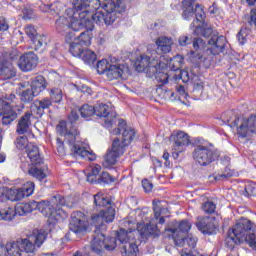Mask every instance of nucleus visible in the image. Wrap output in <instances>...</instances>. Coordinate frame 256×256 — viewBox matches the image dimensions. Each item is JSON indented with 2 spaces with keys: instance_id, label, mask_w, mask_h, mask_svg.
<instances>
[{
  "instance_id": "42",
  "label": "nucleus",
  "mask_w": 256,
  "mask_h": 256,
  "mask_svg": "<svg viewBox=\"0 0 256 256\" xmlns=\"http://www.w3.org/2000/svg\"><path fill=\"white\" fill-rule=\"evenodd\" d=\"M79 113L83 119H89V117L95 115V106L84 104L79 108Z\"/></svg>"
},
{
  "instance_id": "3",
  "label": "nucleus",
  "mask_w": 256,
  "mask_h": 256,
  "mask_svg": "<svg viewBox=\"0 0 256 256\" xmlns=\"http://www.w3.org/2000/svg\"><path fill=\"white\" fill-rule=\"evenodd\" d=\"M135 139V130L131 128H125L122 132V139L115 138L112 142L111 149H108L106 155L104 156V160L102 162L103 167L105 169H111L115 163H117V159L123 155L131 145V141Z\"/></svg>"
},
{
  "instance_id": "16",
  "label": "nucleus",
  "mask_w": 256,
  "mask_h": 256,
  "mask_svg": "<svg viewBox=\"0 0 256 256\" xmlns=\"http://www.w3.org/2000/svg\"><path fill=\"white\" fill-rule=\"evenodd\" d=\"M37 63H38L37 54L33 52H28L19 57L17 65L20 71L27 73L28 71H33V69L37 67Z\"/></svg>"
},
{
  "instance_id": "21",
  "label": "nucleus",
  "mask_w": 256,
  "mask_h": 256,
  "mask_svg": "<svg viewBox=\"0 0 256 256\" xmlns=\"http://www.w3.org/2000/svg\"><path fill=\"white\" fill-rule=\"evenodd\" d=\"M174 145L172 151H185V148L191 145V139L189 138V134L179 131L173 136Z\"/></svg>"
},
{
  "instance_id": "35",
  "label": "nucleus",
  "mask_w": 256,
  "mask_h": 256,
  "mask_svg": "<svg viewBox=\"0 0 256 256\" xmlns=\"http://www.w3.org/2000/svg\"><path fill=\"white\" fill-rule=\"evenodd\" d=\"M121 254L122 256H137L139 253V248L135 243H126L121 246Z\"/></svg>"
},
{
  "instance_id": "26",
  "label": "nucleus",
  "mask_w": 256,
  "mask_h": 256,
  "mask_svg": "<svg viewBox=\"0 0 256 256\" xmlns=\"http://www.w3.org/2000/svg\"><path fill=\"white\" fill-rule=\"evenodd\" d=\"M17 70L13 66V64L9 61H2L0 62V77L2 79H13V77H16Z\"/></svg>"
},
{
  "instance_id": "59",
  "label": "nucleus",
  "mask_w": 256,
  "mask_h": 256,
  "mask_svg": "<svg viewBox=\"0 0 256 256\" xmlns=\"http://www.w3.org/2000/svg\"><path fill=\"white\" fill-rule=\"evenodd\" d=\"M233 175H234L233 171L229 168H226L222 174H218L215 176V180L225 181V179H229L230 177H233Z\"/></svg>"
},
{
  "instance_id": "1",
  "label": "nucleus",
  "mask_w": 256,
  "mask_h": 256,
  "mask_svg": "<svg viewBox=\"0 0 256 256\" xmlns=\"http://www.w3.org/2000/svg\"><path fill=\"white\" fill-rule=\"evenodd\" d=\"M76 121H79V114L75 110H72L68 116V122L61 121L57 126V131L64 137L69 145H73L72 153L76 157H82V159H87L88 161H95V159H97L95 153L87 150V147H85L83 142H77L75 144L77 135H79V130L74 125Z\"/></svg>"
},
{
  "instance_id": "29",
  "label": "nucleus",
  "mask_w": 256,
  "mask_h": 256,
  "mask_svg": "<svg viewBox=\"0 0 256 256\" xmlns=\"http://www.w3.org/2000/svg\"><path fill=\"white\" fill-rule=\"evenodd\" d=\"M166 233L168 234V237H172L176 247H184L182 249V255L188 253L187 247H185V238L177 236V233H179V230L177 228H165Z\"/></svg>"
},
{
  "instance_id": "18",
  "label": "nucleus",
  "mask_w": 256,
  "mask_h": 256,
  "mask_svg": "<svg viewBox=\"0 0 256 256\" xmlns=\"http://www.w3.org/2000/svg\"><path fill=\"white\" fill-rule=\"evenodd\" d=\"M207 43L210 45V53L212 55H219L220 53H223L227 47V38H225V36H219L218 34L213 38H210Z\"/></svg>"
},
{
  "instance_id": "46",
  "label": "nucleus",
  "mask_w": 256,
  "mask_h": 256,
  "mask_svg": "<svg viewBox=\"0 0 256 256\" xmlns=\"http://www.w3.org/2000/svg\"><path fill=\"white\" fill-rule=\"evenodd\" d=\"M150 73H153L157 83H161V85H167L169 83V75L167 73L161 72L157 68L154 72L151 71Z\"/></svg>"
},
{
  "instance_id": "28",
  "label": "nucleus",
  "mask_w": 256,
  "mask_h": 256,
  "mask_svg": "<svg viewBox=\"0 0 256 256\" xmlns=\"http://www.w3.org/2000/svg\"><path fill=\"white\" fill-rule=\"evenodd\" d=\"M16 215L23 217L32 211H37V201L31 200L27 203L18 204L15 208Z\"/></svg>"
},
{
  "instance_id": "39",
  "label": "nucleus",
  "mask_w": 256,
  "mask_h": 256,
  "mask_svg": "<svg viewBox=\"0 0 256 256\" xmlns=\"http://www.w3.org/2000/svg\"><path fill=\"white\" fill-rule=\"evenodd\" d=\"M80 59H82L86 65H94L95 61H97V55L92 50L85 49Z\"/></svg>"
},
{
  "instance_id": "7",
  "label": "nucleus",
  "mask_w": 256,
  "mask_h": 256,
  "mask_svg": "<svg viewBox=\"0 0 256 256\" xmlns=\"http://www.w3.org/2000/svg\"><path fill=\"white\" fill-rule=\"evenodd\" d=\"M103 11H105V12H103ZM97 13H101L105 18H107V15H109V12L105 9L96 11L95 13H92L89 15L85 14V15L79 16L80 20L77 19V17H76V21L72 22V26L77 27L80 31H81V29H86L85 31H90V33H92L93 29H95L94 23H96L97 25H101L103 23H105V25H111V24L115 23V21L110 22V23H107L105 20H102L100 22L97 21V19H95V15H97Z\"/></svg>"
},
{
  "instance_id": "60",
  "label": "nucleus",
  "mask_w": 256,
  "mask_h": 256,
  "mask_svg": "<svg viewBox=\"0 0 256 256\" xmlns=\"http://www.w3.org/2000/svg\"><path fill=\"white\" fill-rule=\"evenodd\" d=\"M195 17L196 19L201 23L203 21H205V11L203 10V7H201V5H196L195 7Z\"/></svg>"
},
{
  "instance_id": "55",
  "label": "nucleus",
  "mask_w": 256,
  "mask_h": 256,
  "mask_svg": "<svg viewBox=\"0 0 256 256\" xmlns=\"http://www.w3.org/2000/svg\"><path fill=\"white\" fill-rule=\"evenodd\" d=\"M215 209H217V206L213 201H207L202 205V210L207 215H212V213H215Z\"/></svg>"
},
{
  "instance_id": "10",
  "label": "nucleus",
  "mask_w": 256,
  "mask_h": 256,
  "mask_svg": "<svg viewBox=\"0 0 256 256\" xmlns=\"http://www.w3.org/2000/svg\"><path fill=\"white\" fill-rule=\"evenodd\" d=\"M104 4L105 1L101 3V0H73V15L75 16V13H78L79 17L92 15V13H95L100 8L105 9L103 8Z\"/></svg>"
},
{
  "instance_id": "32",
  "label": "nucleus",
  "mask_w": 256,
  "mask_h": 256,
  "mask_svg": "<svg viewBox=\"0 0 256 256\" xmlns=\"http://www.w3.org/2000/svg\"><path fill=\"white\" fill-rule=\"evenodd\" d=\"M111 204V198L107 197L105 193L98 192L96 195H94V205L97 207V209H101V207H108Z\"/></svg>"
},
{
  "instance_id": "14",
  "label": "nucleus",
  "mask_w": 256,
  "mask_h": 256,
  "mask_svg": "<svg viewBox=\"0 0 256 256\" xmlns=\"http://www.w3.org/2000/svg\"><path fill=\"white\" fill-rule=\"evenodd\" d=\"M21 115L19 106H11L3 100L1 107L2 125H11Z\"/></svg>"
},
{
  "instance_id": "63",
  "label": "nucleus",
  "mask_w": 256,
  "mask_h": 256,
  "mask_svg": "<svg viewBox=\"0 0 256 256\" xmlns=\"http://www.w3.org/2000/svg\"><path fill=\"white\" fill-rule=\"evenodd\" d=\"M178 229L181 233H189L191 229V223L189 222V220H182L179 223Z\"/></svg>"
},
{
  "instance_id": "40",
  "label": "nucleus",
  "mask_w": 256,
  "mask_h": 256,
  "mask_svg": "<svg viewBox=\"0 0 256 256\" xmlns=\"http://www.w3.org/2000/svg\"><path fill=\"white\" fill-rule=\"evenodd\" d=\"M184 58L181 55H176L170 59L168 66L171 71H181V67H183Z\"/></svg>"
},
{
  "instance_id": "53",
  "label": "nucleus",
  "mask_w": 256,
  "mask_h": 256,
  "mask_svg": "<svg viewBox=\"0 0 256 256\" xmlns=\"http://www.w3.org/2000/svg\"><path fill=\"white\" fill-rule=\"evenodd\" d=\"M31 111L34 113V115H37V117H43L45 115V110L40 106L39 100H35L31 105Z\"/></svg>"
},
{
  "instance_id": "11",
  "label": "nucleus",
  "mask_w": 256,
  "mask_h": 256,
  "mask_svg": "<svg viewBox=\"0 0 256 256\" xmlns=\"http://www.w3.org/2000/svg\"><path fill=\"white\" fill-rule=\"evenodd\" d=\"M47 239V234L44 230H36L28 238L19 239L22 251L26 253H35V247H41Z\"/></svg>"
},
{
  "instance_id": "34",
  "label": "nucleus",
  "mask_w": 256,
  "mask_h": 256,
  "mask_svg": "<svg viewBox=\"0 0 256 256\" xmlns=\"http://www.w3.org/2000/svg\"><path fill=\"white\" fill-rule=\"evenodd\" d=\"M7 256H21L23 251L21 248V242L18 239L16 242H10L6 244Z\"/></svg>"
},
{
  "instance_id": "52",
  "label": "nucleus",
  "mask_w": 256,
  "mask_h": 256,
  "mask_svg": "<svg viewBox=\"0 0 256 256\" xmlns=\"http://www.w3.org/2000/svg\"><path fill=\"white\" fill-rule=\"evenodd\" d=\"M20 189L24 193V197H31V194L35 191V183L31 181L26 182Z\"/></svg>"
},
{
  "instance_id": "24",
  "label": "nucleus",
  "mask_w": 256,
  "mask_h": 256,
  "mask_svg": "<svg viewBox=\"0 0 256 256\" xmlns=\"http://www.w3.org/2000/svg\"><path fill=\"white\" fill-rule=\"evenodd\" d=\"M31 117H33V113L26 112L19 120L16 126V133L18 135H25V133H29V129H31Z\"/></svg>"
},
{
  "instance_id": "12",
  "label": "nucleus",
  "mask_w": 256,
  "mask_h": 256,
  "mask_svg": "<svg viewBox=\"0 0 256 256\" xmlns=\"http://www.w3.org/2000/svg\"><path fill=\"white\" fill-rule=\"evenodd\" d=\"M94 115H96V117H100V119H104V125L108 129L113 127V123H115V119L117 117V114L113 112L111 107L103 103L94 105Z\"/></svg>"
},
{
  "instance_id": "19",
  "label": "nucleus",
  "mask_w": 256,
  "mask_h": 256,
  "mask_svg": "<svg viewBox=\"0 0 256 256\" xmlns=\"http://www.w3.org/2000/svg\"><path fill=\"white\" fill-rule=\"evenodd\" d=\"M135 68L138 73H143V71H151L155 72L157 71V66L153 65V62H151V57H149L147 54H142L135 60Z\"/></svg>"
},
{
  "instance_id": "62",
  "label": "nucleus",
  "mask_w": 256,
  "mask_h": 256,
  "mask_svg": "<svg viewBox=\"0 0 256 256\" xmlns=\"http://www.w3.org/2000/svg\"><path fill=\"white\" fill-rule=\"evenodd\" d=\"M117 239L120 241L122 245H126V243L129 242V237L127 236V231L124 229H120V231L117 233Z\"/></svg>"
},
{
  "instance_id": "15",
  "label": "nucleus",
  "mask_w": 256,
  "mask_h": 256,
  "mask_svg": "<svg viewBox=\"0 0 256 256\" xmlns=\"http://www.w3.org/2000/svg\"><path fill=\"white\" fill-rule=\"evenodd\" d=\"M69 229L72 233H85L87 231V217L81 211L71 214Z\"/></svg>"
},
{
  "instance_id": "64",
  "label": "nucleus",
  "mask_w": 256,
  "mask_h": 256,
  "mask_svg": "<svg viewBox=\"0 0 256 256\" xmlns=\"http://www.w3.org/2000/svg\"><path fill=\"white\" fill-rule=\"evenodd\" d=\"M25 33H26V35L29 36L31 41L34 37H37V35H39V34H37V30L35 29V26H32V25H28L25 27Z\"/></svg>"
},
{
  "instance_id": "36",
  "label": "nucleus",
  "mask_w": 256,
  "mask_h": 256,
  "mask_svg": "<svg viewBox=\"0 0 256 256\" xmlns=\"http://www.w3.org/2000/svg\"><path fill=\"white\" fill-rule=\"evenodd\" d=\"M91 39H93V32L84 30L78 34L77 43H80V45H83L84 47H89V45H91Z\"/></svg>"
},
{
  "instance_id": "17",
  "label": "nucleus",
  "mask_w": 256,
  "mask_h": 256,
  "mask_svg": "<svg viewBox=\"0 0 256 256\" xmlns=\"http://www.w3.org/2000/svg\"><path fill=\"white\" fill-rule=\"evenodd\" d=\"M67 16H60L56 22V29L59 33L67 31L73 27V21H76V17L73 15V8L66 9Z\"/></svg>"
},
{
  "instance_id": "41",
  "label": "nucleus",
  "mask_w": 256,
  "mask_h": 256,
  "mask_svg": "<svg viewBox=\"0 0 256 256\" xmlns=\"http://www.w3.org/2000/svg\"><path fill=\"white\" fill-rule=\"evenodd\" d=\"M99 173H101V166L99 164H95L87 175L88 183L96 184L99 179Z\"/></svg>"
},
{
  "instance_id": "50",
  "label": "nucleus",
  "mask_w": 256,
  "mask_h": 256,
  "mask_svg": "<svg viewBox=\"0 0 256 256\" xmlns=\"http://www.w3.org/2000/svg\"><path fill=\"white\" fill-rule=\"evenodd\" d=\"M113 181V177L109 175L108 172H102V174L98 176L95 185H109V183H113Z\"/></svg>"
},
{
  "instance_id": "31",
  "label": "nucleus",
  "mask_w": 256,
  "mask_h": 256,
  "mask_svg": "<svg viewBox=\"0 0 256 256\" xmlns=\"http://www.w3.org/2000/svg\"><path fill=\"white\" fill-rule=\"evenodd\" d=\"M157 50L154 53H170L171 52V39L168 37H160L156 41Z\"/></svg>"
},
{
  "instance_id": "33",
  "label": "nucleus",
  "mask_w": 256,
  "mask_h": 256,
  "mask_svg": "<svg viewBox=\"0 0 256 256\" xmlns=\"http://www.w3.org/2000/svg\"><path fill=\"white\" fill-rule=\"evenodd\" d=\"M33 92H35L37 95H39V93L45 91V89H47V82H45V77L43 76H37L32 84H31V88H30Z\"/></svg>"
},
{
  "instance_id": "20",
  "label": "nucleus",
  "mask_w": 256,
  "mask_h": 256,
  "mask_svg": "<svg viewBox=\"0 0 256 256\" xmlns=\"http://www.w3.org/2000/svg\"><path fill=\"white\" fill-rule=\"evenodd\" d=\"M197 229L203 233V235H213L217 227L215 226V217L206 216L200 219L196 223Z\"/></svg>"
},
{
  "instance_id": "57",
  "label": "nucleus",
  "mask_w": 256,
  "mask_h": 256,
  "mask_svg": "<svg viewBox=\"0 0 256 256\" xmlns=\"http://www.w3.org/2000/svg\"><path fill=\"white\" fill-rule=\"evenodd\" d=\"M15 145L17 149L23 150L27 149V146L29 145L27 137L25 136H20L16 138Z\"/></svg>"
},
{
  "instance_id": "58",
  "label": "nucleus",
  "mask_w": 256,
  "mask_h": 256,
  "mask_svg": "<svg viewBox=\"0 0 256 256\" xmlns=\"http://www.w3.org/2000/svg\"><path fill=\"white\" fill-rule=\"evenodd\" d=\"M192 43L193 48L196 51H201V49H205V47L207 46V43L202 38H194V40H192Z\"/></svg>"
},
{
  "instance_id": "27",
  "label": "nucleus",
  "mask_w": 256,
  "mask_h": 256,
  "mask_svg": "<svg viewBox=\"0 0 256 256\" xmlns=\"http://www.w3.org/2000/svg\"><path fill=\"white\" fill-rule=\"evenodd\" d=\"M28 175L34 177L38 181H43L47 178V166L43 164H32V167L28 170Z\"/></svg>"
},
{
  "instance_id": "4",
  "label": "nucleus",
  "mask_w": 256,
  "mask_h": 256,
  "mask_svg": "<svg viewBox=\"0 0 256 256\" xmlns=\"http://www.w3.org/2000/svg\"><path fill=\"white\" fill-rule=\"evenodd\" d=\"M105 231H107L106 225H96V229L93 231L92 241H91V250L96 255L104 256L103 248L106 251H115L117 249V238L108 237L105 238Z\"/></svg>"
},
{
  "instance_id": "43",
  "label": "nucleus",
  "mask_w": 256,
  "mask_h": 256,
  "mask_svg": "<svg viewBox=\"0 0 256 256\" xmlns=\"http://www.w3.org/2000/svg\"><path fill=\"white\" fill-rule=\"evenodd\" d=\"M84 46L80 44L79 42H74L70 45L69 51L73 57H78L81 59L83 53L85 52Z\"/></svg>"
},
{
  "instance_id": "6",
  "label": "nucleus",
  "mask_w": 256,
  "mask_h": 256,
  "mask_svg": "<svg viewBox=\"0 0 256 256\" xmlns=\"http://www.w3.org/2000/svg\"><path fill=\"white\" fill-rule=\"evenodd\" d=\"M193 159L201 165V167H207L211 165L213 161L219 159V151L213 148V144H200L197 145L193 151Z\"/></svg>"
},
{
  "instance_id": "44",
  "label": "nucleus",
  "mask_w": 256,
  "mask_h": 256,
  "mask_svg": "<svg viewBox=\"0 0 256 256\" xmlns=\"http://www.w3.org/2000/svg\"><path fill=\"white\" fill-rule=\"evenodd\" d=\"M35 97H37V94L31 88H28L21 92L20 101L21 103H31Z\"/></svg>"
},
{
  "instance_id": "23",
  "label": "nucleus",
  "mask_w": 256,
  "mask_h": 256,
  "mask_svg": "<svg viewBox=\"0 0 256 256\" xmlns=\"http://www.w3.org/2000/svg\"><path fill=\"white\" fill-rule=\"evenodd\" d=\"M128 71L129 68L123 64H110L106 77L109 81H113V79H125L124 75Z\"/></svg>"
},
{
  "instance_id": "47",
  "label": "nucleus",
  "mask_w": 256,
  "mask_h": 256,
  "mask_svg": "<svg viewBox=\"0 0 256 256\" xmlns=\"http://www.w3.org/2000/svg\"><path fill=\"white\" fill-rule=\"evenodd\" d=\"M52 205L54 206V209H63L65 205H67V200H65V197L61 196V194H58L54 196L51 199Z\"/></svg>"
},
{
  "instance_id": "2",
  "label": "nucleus",
  "mask_w": 256,
  "mask_h": 256,
  "mask_svg": "<svg viewBox=\"0 0 256 256\" xmlns=\"http://www.w3.org/2000/svg\"><path fill=\"white\" fill-rule=\"evenodd\" d=\"M225 243L230 249H233L235 245L247 243L251 249L256 251V225L249 219L239 220L233 229L228 231Z\"/></svg>"
},
{
  "instance_id": "48",
  "label": "nucleus",
  "mask_w": 256,
  "mask_h": 256,
  "mask_svg": "<svg viewBox=\"0 0 256 256\" xmlns=\"http://www.w3.org/2000/svg\"><path fill=\"white\" fill-rule=\"evenodd\" d=\"M1 213L3 221H13L15 219V215H17L15 209L11 207L1 209Z\"/></svg>"
},
{
  "instance_id": "54",
  "label": "nucleus",
  "mask_w": 256,
  "mask_h": 256,
  "mask_svg": "<svg viewBox=\"0 0 256 256\" xmlns=\"http://www.w3.org/2000/svg\"><path fill=\"white\" fill-rule=\"evenodd\" d=\"M185 247H187V251L195 249L197 247V237L191 234L185 237Z\"/></svg>"
},
{
  "instance_id": "9",
  "label": "nucleus",
  "mask_w": 256,
  "mask_h": 256,
  "mask_svg": "<svg viewBox=\"0 0 256 256\" xmlns=\"http://www.w3.org/2000/svg\"><path fill=\"white\" fill-rule=\"evenodd\" d=\"M229 126L232 129L236 127L238 135L245 139V137H251L256 132V117L250 116L248 119L235 117Z\"/></svg>"
},
{
  "instance_id": "56",
  "label": "nucleus",
  "mask_w": 256,
  "mask_h": 256,
  "mask_svg": "<svg viewBox=\"0 0 256 256\" xmlns=\"http://www.w3.org/2000/svg\"><path fill=\"white\" fill-rule=\"evenodd\" d=\"M249 35V29L242 28L237 34V39L240 45H245L247 43V36Z\"/></svg>"
},
{
  "instance_id": "25",
  "label": "nucleus",
  "mask_w": 256,
  "mask_h": 256,
  "mask_svg": "<svg viewBox=\"0 0 256 256\" xmlns=\"http://www.w3.org/2000/svg\"><path fill=\"white\" fill-rule=\"evenodd\" d=\"M26 153L32 165H43V158L39 152V147L33 143L26 146Z\"/></svg>"
},
{
  "instance_id": "5",
  "label": "nucleus",
  "mask_w": 256,
  "mask_h": 256,
  "mask_svg": "<svg viewBox=\"0 0 256 256\" xmlns=\"http://www.w3.org/2000/svg\"><path fill=\"white\" fill-rule=\"evenodd\" d=\"M102 7L108 12V15L105 18L101 12L96 13L94 19L98 22L113 23V21L121 17V13H125V4L121 0H104Z\"/></svg>"
},
{
  "instance_id": "37",
  "label": "nucleus",
  "mask_w": 256,
  "mask_h": 256,
  "mask_svg": "<svg viewBox=\"0 0 256 256\" xmlns=\"http://www.w3.org/2000/svg\"><path fill=\"white\" fill-rule=\"evenodd\" d=\"M79 28L77 26H73L66 32L65 35V41L69 45H73V43H77L78 41V34L79 33Z\"/></svg>"
},
{
  "instance_id": "38",
  "label": "nucleus",
  "mask_w": 256,
  "mask_h": 256,
  "mask_svg": "<svg viewBox=\"0 0 256 256\" xmlns=\"http://www.w3.org/2000/svg\"><path fill=\"white\" fill-rule=\"evenodd\" d=\"M25 198V193H23V190L21 188H11L7 191V199L9 201H21V199Z\"/></svg>"
},
{
  "instance_id": "61",
  "label": "nucleus",
  "mask_w": 256,
  "mask_h": 256,
  "mask_svg": "<svg viewBox=\"0 0 256 256\" xmlns=\"http://www.w3.org/2000/svg\"><path fill=\"white\" fill-rule=\"evenodd\" d=\"M178 43L181 47H187V45H191V43H193V37L182 35L179 37Z\"/></svg>"
},
{
  "instance_id": "49",
  "label": "nucleus",
  "mask_w": 256,
  "mask_h": 256,
  "mask_svg": "<svg viewBox=\"0 0 256 256\" xmlns=\"http://www.w3.org/2000/svg\"><path fill=\"white\" fill-rule=\"evenodd\" d=\"M109 67H111V64L107 59H103L98 61L97 63V72L99 75H107V71H109Z\"/></svg>"
},
{
  "instance_id": "30",
  "label": "nucleus",
  "mask_w": 256,
  "mask_h": 256,
  "mask_svg": "<svg viewBox=\"0 0 256 256\" xmlns=\"http://www.w3.org/2000/svg\"><path fill=\"white\" fill-rule=\"evenodd\" d=\"M195 35H201L205 39H213V37H217L219 35L218 31L213 30L211 27L205 26H197L194 30Z\"/></svg>"
},
{
  "instance_id": "8",
  "label": "nucleus",
  "mask_w": 256,
  "mask_h": 256,
  "mask_svg": "<svg viewBox=\"0 0 256 256\" xmlns=\"http://www.w3.org/2000/svg\"><path fill=\"white\" fill-rule=\"evenodd\" d=\"M36 210L40 211L44 217H47L50 224L67 219V212L63 209H55L51 201L36 202Z\"/></svg>"
},
{
  "instance_id": "22",
  "label": "nucleus",
  "mask_w": 256,
  "mask_h": 256,
  "mask_svg": "<svg viewBox=\"0 0 256 256\" xmlns=\"http://www.w3.org/2000/svg\"><path fill=\"white\" fill-rule=\"evenodd\" d=\"M137 230L143 239H149V237L155 239L161 235V230H159L157 224H139Z\"/></svg>"
},
{
  "instance_id": "51",
  "label": "nucleus",
  "mask_w": 256,
  "mask_h": 256,
  "mask_svg": "<svg viewBox=\"0 0 256 256\" xmlns=\"http://www.w3.org/2000/svg\"><path fill=\"white\" fill-rule=\"evenodd\" d=\"M31 41L35 46V51H37V49H41L43 45H47V37L45 35H37Z\"/></svg>"
},
{
  "instance_id": "13",
  "label": "nucleus",
  "mask_w": 256,
  "mask_h": 256,
  "mask_svg": "<svg viewBox=\"0 0 256 256\" xmlns=\"http://www.w3.org/2000/svg\"><path fill=\"white\" fill-rule=\"evenodd\" d=\"M91 219L94 229H96L97 225L98 227H100V225H105L103 221H105V223H113L115 220V205H108V207L101 210L99 214L92 215Z\"/></svg>"
},
{
  "instance_id": "45",
  "label": "nucleus",
  "mask_w": 256,
  "mask_h": 256,
  "mask_svg": "<svg viewBox=\"0 0 256 256\" xmlns=\"http://www.w3.org/2000/svg\"><path fill=\"white\" fill-rule=\"evenodd\" d=\"M50 101L52 103H60L63 101V90L61 88H52L50 89Z\"/></svg>"
}]
</instances>
